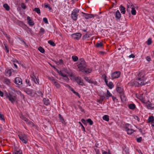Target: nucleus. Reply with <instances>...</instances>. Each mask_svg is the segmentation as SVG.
<instances>
[{
  "instance_id": "1",
  "label": "nucleus",
  "mask_w": 154,
  "mask_h": 154,
  "mask_svg": "<svg viewBox=\"0 0 154 154\" xmlns=\"http://www.w3.org/2000/svg\"><path fill=\"white\" fill-rule=\"evenodd\" d=\"M79 60V63L77 65L79 71L83 72L87 66L86 63L84 59L83 58H80Z\"/></svg>"
},
{
  "instance_id": "2",
  "label": "nucleus",
  "mask_w": 154,
  "mask_h": 154,
  "mask_svg": "<svg viewBox=\"0 0 154 154\" xmlns=\"http://www.w3.org/2000/svg\"><path fill=\"white\" fill-rule=\"evenodd\" d=\"M5 95L6 98L8 99L12 104H14L16 101V95L14 94L6 93Z\"/></svg>"
},
{
  "instance_id": "3",
  "label": "nucleus",
  "mask_w": 154,
  "mask_h": 154,
  "mask_svg": "<svg viewBox=\"0 0 154 154\" xmlns=\"http://www.w3.org/2000/svg\"><path fill=\"white\" fill-rule=\"evenodd\" d=\"M79 12V10L78 9H75L72 12L71 14V18L75 21H76L77 19V13Z\"/></svg>"
},
{
  "instance_id": "4",
  "label": "nucleus",
  "mask_w": 154,
  "mask_h": 154,
  "mask_svg": "<svg viewBox=\"0 0 154 154\" xmlns=\"http://www.w3.org/2000/svg\"><path fill=\"white\" fill-rule=\"evenodd\" d=\"M20 139L24 143H26L27 142V136L26 134H23L18 135Z\"/></svg>"
},
{
  "instance_id": "5",
  "label": "nucleus",
  "mask_w": 154,
  "mask_h": 154,
  "mask_svg": "<svg viewBox=\"0 0 154 154\" xmlns=\"http://www.w3.org/2000/svg\"><path fill=\"white\" fill-rule=\"evenodd\" d=\"M111 13L114 14L115 19L116 20H119L121 17V14L119 10H117L116 12H112Z\"/></svg>"
},
{
  "instance_id": "6",
  "label": "nucleus",
  "mask_w": 154,
  "mask_h": 154,
  "mask_svg": "<svg viewBox=\"0 0 154 154\" xmlns=\"http://www.w3.org/2000/svg\"><path fill=\"white\" fill-rule=\"evenodd\" d=\"M14 82L18 87H20L22 84V79L19 77H16L15 79Z\"/></svg>"
},
{
  "instance_id": "7",
  "label": "nucleus",
  "mask_w": 154,
  "mask_h": 154,
  "mask_svg": "<svg viewBox=\"0 0 154 154\" xmlns=\"http://www.w3.org/2000/svg\"><path fill=\"white\" fill-rule=\"evenodd\" d=\"M24 91L28 94L31 95L34 93L33 90L31 89L27 88L26 86L24 89Z\"/></svg>"
},
{
  "instance_id": "8",
  "label": "nucleus",
  "mask_w": 154,
  "mask_h": 154,
  "mask_svg": "<svg viewBox=\"0 0 154 154\" xmlns=\"http://www.w3.org/2000/svg\"><path fill=\"white\" fill-rule=\"evenodd\" d=\"M120 75V72L119 71H116L112 74L111 77L112 79H115L119 78Z\"/></svg>"
},
{
  "instance_id": "9",
  "label": "nucleus",
  "mask_w": 154,
  "mask_h": 154,
  "mask_svg": "<svg viewBox=\"0 0 154 154\" xmlns=\"http://www.w3.org/2000/svg\"><path fill=\"white\" fill-rule=\"evenodd\" d=\"M81 34L80 33H74L71 35L72 38L74 39L79 40L81 37Z\"/></svg>"
},
{
  "instance_id": "10",
  "label": "nucleus",
  "mask_w": 154,
  "mask_h": 154,
  "mask_svg": "<svg viewBox=\"0 0 154 154\" xmlns=\"http://www.w3.org/2000/svg\"><path fill=\"white\" fill-rule=\"evenodd\" d=\"M31 78V80L35 84H39V80L38 79H37L35 77L34 73L30 75Z\"/></svg>"
},
{
  "instance_id": "11",
  "label": "nucleus",
  "mask_w": 154,
  "mask_h": 154,
  "mask_svg": "<svg viewBox=\"0 0 154 154\" xmlns=\"http://www.w3.org/2000/svg\"><path fill=\"white\" fill-rule=\"evenodd\" d=\"M82 13L83 14V16L86 19H88L94 17V15L93 14H90L84 13L83 12Z\"/></svg>"
},
{
  "instance_id": "12",
  "label": "nucleus",
  "mask_w": 154,
  "mask_h": 154,
  "mask_svg": "<svg viewBox=\"0 0 154 154\" xmlns=\"http://www.w3.org/2000/svg\"><path fill=\"white\" fill-rule=\"evenodd\" d=\"M142 72L139 73L138 74V77L137 78V80L139 82H142L143 81H144V75H142L141 74Z\"/></svg>"
},
{
  "instance_id": "13",
  "label": "nucleus",
  "mask_w": 154,
  "mask_h": 154,
  "mask_svg": "<svg viewBox=\"0 0 154 154\" xmlns=\"http://www.w3.org/2000/svg\"><path fill=\"white\" fill-rule=\"evenodd\" d=\"M146 83V82H145L144 81H143L142 82H139L138 81H136L134 82V85L135 86L137 87H139L145 85Z\"/></svg>"
},
{
  "instance_id": "14",
  "label": "nucleus",
  "mask_w": 154,
  "mask_h": 154,
  "mask_svg": "<svg viewBox=\"0 0 154 154\" xmlns=\"http://www.w3.org/2000/svg\"><path fill=\"white\" fill-rule=\"evenodd\" d=\"M147 122L151 123L152 126L154 127V119L153 116H149L147 120Z\"/></svg>"
},
{
  "instance_id": "15",
  "label": "nucleus",
  "mask_w": 154,
  "mask_h": 154,
  "mask_svg": "<svg viewBox=\"0 0 154 154\" xmlns=\"http://www.w3.org/2000/svg\"><path fill=\"white\" fill-rule=\"evenodd\" d=\"M27 19L28 23L30 26H32L34 25V23L33 21H32L30 17L29 16L27 17Z\"/></svg>"
},
{
  "instance_id": "16",
  "label": "nucleus",
  "mask_w": 154,
  "mask_h": 154,
  "mask_svg": "<svg viewBox=\"0 0 154 154\" xmlns=\"http://www.w3.org/2000/svg\"><path fill=\"white\" fill-rule=\"evenodd\" d=\"M116 90L120 94L124 92L123 89L121 87L118 86V84L116 86Z\"/></svg>"
},
{
  "instance_id": "17",
  "label": "nucleus",
  "mask_w": 154,
  "mask_h": 154,
  "mask_svg": "<svg viewBox=\"0 0 154 154\" xmlns=\"http://www.w3.org/2000/svg\"><path fill=\"white\" fill-rule=\"evenodd\" d=\"M123 151L122 153L123 154H128L129 152V149L128 148H127L126 146H124L122 147Z\"/></svg>"
},
{
  "instance_id": "18",
  "label": "nucleus",
  "mask_w": 154,
  "mask_h": 154,
  "mask_svg": "<svg viewBox=\"0 0 154 154\" xmlns=\"http://www.w3.org/2000/svg\"><path fill=\"white\" fill-rule=\"evenodd\" d=\"M120 95L121 100L122 102H124L126 101V97L124 92L120 94Z\"/></svg>"
},
{
  "instance_id": "19",
  "label": "nucleus",
  "mask_w": 154,
  "mask_h": 154,
  "mask_svg": "<svg viewBox=\"0 0 154 154\" xmlns=\"http://www.w3.org/2000/svg\"><path fill=\"white\" fill-rule=\"evenodd\" d=\"M58 118L60 119V122H61L62 124L66 125V122H65L62 116H59Z\"/></svg>"
},
{
  "instance_id": "20",
  "label": "nucleus",
  "mask_w": 154,
  "mask_h": 154,
  "mask_svg": "<svg viewBox=\"0 0 154 154\" xmlns=\"http://www.w3.org/2000/svg\"><path fill=\"white\" fill-rule=\"evenodd\" d=\"M94 149L95 152V154H100V150L98 148V147L96 146V144L94 147Z\"/></svg>"
},
{
  "instance_id": "21",
  "label": "nucleus",
  "mask_w": 154,
  "mask_h": 154,
  "mask_svg": "<svg viewBox=\"0 0 154 154\" xmlns=\"http://www.w3.org/2000/svg\"><path fill=\"white\" fill-rule=\"evenodd\" d=\"M69 89H70V90L72 92H73V93L74 94H75L76 95L78 96L79 97H80L79 94L78 93L75 91L70 86H69Z\"/></svg>"
},
{
  "instance_id": "22",
  "label": "nucleus",
  "mask_w": 154,
  "mask_h": 154,
  "mask_svg": "<svg viewBox=\"0 0 154 154\" xmlns=\"http://www.w3.org/2000/svg\"><path fill=\"white\" fill-rule=\"evenodd\" d=\"M43 101L45 104L46 105H48L50 104V101L47 98H45L43 99Z\"/></svg>"
},
{
  "instance_id": "23",
  "label": "nucleus",
  "mask_w": 154,
  "mask_h": 154,
  "mask_svg": "<svg viewBox=\"0 0 154 154\" xmlns=\"http://www.w3.org/2000/svg\"><path fill=\"white\" fill-rule=\"evenodd\" d=\"M125 8L122 5H121L120 6V11H121V13L124 14H125Z\"/></svg>"
},
{
  "instance_id": "24",
  "label": "nucleus",
  "mask_w": 154,
  "mask_h": 154,
  "mask_svg": "<svg viewBox=\"0 0 154 154\" xmlns=\"http://www.w3.org/2000/svg\"><path fill=\"white\" fill-rule=\"evenodd\" d=\"M124 128L126 129V130L127 129H130L132 128V126L128 123H126L124 126Z\"/></svg>"
},
{
  "instance_id": "25",
  "label": "nucleus",
  "mask_w": 154,
  "mask_h": 154,
  "mask_svg": "<svg viewBox=\"0 0 154 154\" xmlns=\"http://www.w3.org/2000/svg\"><path fill=\"white\" fill-rule=\"evenodd\" d=\"M85 79L86 81L89 83L92 84H94V81L92 80L91 79H89L87 77H85Z\"/></svg>"
},
{
  "instance_id": "26",
  "label": "nucleus",
  "mask_w": 154,
  "mask_h": 154,
  "mask_svg": "<svg viewBox=\"0 0 154 154\" xmlns=\"http://www.w3.org/2000/svg\"><path fill=\"white\" fill-rule=\"evenodd\" d=\"M74 79L78 84H79L80 82L82 80L81 78L78 76L74 77Z\"/></svg>"
},
{
  "instance_id": "27",
  "label": "nucleus",
  "mask_w": 154,
  "mask_h": 154,
  "mask_svg": "<svg viewBox=\"0 0 154 154\" xmlns=\"http://www.w3.org/2000/svg\"><path fill=\"white\" fill-rule=\"evenodd\" d=\"M127 134H131L134 131L132 128L130 129H127L126 130Z\"/></svg>"
},
{
  "instance_id": "28",
  "label": "nucleus",
  "mask_w": 154,
  "mask_h": 154,
  "mask_svg": "<svg viewBox=\"0 0 154 154\" xmlns=\"http://www.w3.org/2000/svg\"><path fill=\"white\" fill-rule=\"evenodd\" d=\"M13 154H22V151L20 149L14 150L13 152Z\"/></svg>"
},
{
  "instance_id": "29",
  "label": "nucleus",
  "mask_w": 154,
  "mask_h": 154,
  "mask_svg": "<svg viewBox=\"0 0 154 154\" xmlns=\"http://www.w3.org/2000/svg\"><path fill=\"white\" fill-rule=\"evenodd\" d=\"M129 108L131 109H134L136 107L135 105L134 104H130L128 105Z\"/></svg>"
},
{
  "instance_id": "30",
  "label": "nucleus",
  "mask_w": 154,
  "mask_h": 154,
  "mask_svg": "<svg viewBox=\"0 0 154 154\" xmlns=\"http://www.w3.org/2000/svg\"><path fill=\"white\" fill-rule=\"evenodd\" d=\"M87 123H89L90 125H92L93 124V121L91 120V119H88L86 120Z\"/></svg>"
},
{
  "instance_id": "31",
  "label": "nucleus",
  "mask_w": 154,
  "mask_h": 154,
  "mask_svg": "<svg viewBox=\"0 0 154 154\" xmlns=\"http://www.w3.org/2000/svg\"><path fill=\"white\" fill-rule=\"evenodd\" d=\"M91 71V69L90 68H88L86 67L85 70L83 71V72H85V73H90Z\"/></svg>"
},
{
  "instance_id": "32",
  "label": "nucleus",
  "mask_w": 154,
  "mask_h": 154,
  "mask_svg": "<svg viewBox=\"0 0 154 154\" xmlns=\"http://www.w3.org/2000/svg\"><path fill=\"white\" fill-rule=\"evenodd\" d=\"M110 89H112L113 87V85L112 83V82H109L106 85Z\"/></svg>"
},
{
  "instance_id": "33",
  "label": "nucleus",
  "mask_w": 154,
  "mask_h": 154,
  "mask_svg": "<svg viewBox=\"0 0 154 154\" xmlns=\"http://www.w3.org/2000/svg\"><path fill=\"white\" fill-rule=\"evenodd\" d=\"M4 7L7 11H9L10 10V7L7 4H5L3 5Z\"/></svg>"
},
{
  "instance_id": "34",
  "label": "nucleus",
  "mask_w": 154,
  "mask_h": 154,
  "mask_svg": "<svg viewBox=\"0 0 154 154\" xmlns=\"http://www.w3.org/2000/svg\"><path fill=\"white\" fill-rule=\"evenodd\" d=\"M5 73L6 75H7L8 74L9 76H10L11 75V70H10L6 69L5 70Z\"/></svg>"
},
{
  "instance_id": "35",
  "label": "nucleus",
  "mask_w": 154,
  "mask_h": 154,
  "mask_svg": "<svg viewBox=\"0 0 154 154\" xmlns=\"http://www.w3.org/2000/svg\"><path fill=\"white\" fill-rule=\"evenodd\" d=\"M4 83L7 85H8L10 83V81L9 79L5 78L4 79Z\"/></svg>"
},
{
  "instance_id": "36",
  "label": "nucleus",
  "mask_w": 154,
  "mask_h": 154,
  "mask_svg": "<svg viewBox=\"0 0 154 154\" xmlns=\"http://www.w3.org/2000/svg\"><path fill=\"white\" fill-rule=\"evenodd\" d=\"M73 60L74 62H76L78 60V57L76 56H73L72 57Z\"/></svg>"
},
{
  "instance_id": "37",
  "label": "nucleus",
  "mask_w": 154,
  "mask_h": 154,
  "mask_svg": "<svg viewBox=\"0 0 154 154\" xmlns=\"http://www.w3.org/2000/svg\"><path fill=\"white\" fill-rule=\"evenodd\" d=\"M38 49L41 53H43L45 51L44 49L42 47H39Z\"/></svg>"
},
{
  "instance_id": "38",
  "label": "nucleus",
  "mask_w": 154,
  "mask_h": 154,
  "mask_svg": "<svg viewBox=\"0 0 154 154\" xmlns=\"http://www.w3.org/2000/svg\"><path fill=\"white\" fill-rule=\"evenodd\" d=\"M131 13L133 15H135L136 14V11L135 9V8L133 7L131 8Z\"/></svg>"
},
{
  "instance_id": "39",
  "label": "nucleus",
  "mask_w": 154,
  "mask_h": 154,
  "mask_svg": "<svg viewBox=\"0 0 154 154\" xmlns=\"http://www.w3.org/2000/svg\"><path fill=\"white\" fill-rule=\"evenodd\" d=\"M90 37V35H88L87 34H86L84 35L82 37V39L84 40H85L86 38H89Z\"/></svg>"
},
{
  "instance_id": "40",
  "label": "nucleus",
  "mask_w": 154,
  "mask_h": 154,
  "mask_svg": "<svg viewBox=\"0 0 154 154\" xmlns=\"http://www.w3.org/2000/svg\"><path fill=\"white\" fill-rule=\"evenodd\" d=\"M27 124L31 125L32 126H34L35 125L32 122L30 121L28 119V122H26Z\"/></svg>"
},
{
  "instance_id": "41",
  "label": "nucleus",
  "mask_w": 154,
  "mask_h": 154,
  "mask_svg": "<svg viewBox=\"0 0 154 154\" xmlns=\"http://www.w3.org/2000/svg\"><path fill=\"white\" fill-rule=\"evenodd\" d=\"M33 11H35L37 13L39 14L40 13V11L38 8H35L33 10Z\"/></svg>"
},
{
  "instance_id": "42",
  "label": "nucleus",
  "mask_w": 154,
  "mask_h": 154,
  "mask_svg": "<svg viewBox=\"0 0 154 154\" xmlns=\"http://www.w3.org/2000/svg\"><path fill=\"white\" fill-rule=\"evenodd\" d=\"M48 43L50 44L52 46H55V44L54 43V42L51 40H49L48 41Z\"/></svg>"
},
{
  "instance_id": "43",
  "label": "nucleus",
  "mask_w": 154,
  "mask_h": 154,
  "mask_svg": "<svg viewBox=\"0 0 154 154\" xmlns=\"http://www.w3.org/2000/svg\"><path fill=\"white\" fill-rule=\"evenodd\" d=\"M109 116H103L102 118L103 120L108 122L109 120Z\"/></svg>"
},
{
  "instance_id": "44",
  "label": "nucleus",
  "mask_w": 154,
  "mask_h": 154,
  "mask_svg": "<svg viewBox=\"0 0 154 154\" xmlns=\"http://www.w3.org/2000/svg\"><path fill=\"white\" fill-rule=\"evenodd\" d=\"M4 44L5 45V49L6 50V52L7 53H8L9 52V49L8 47L7 46L6 44V43L4 42Z\"/></svg>"
},
{
  "instance_id": "45",
  "label": "nucleus",
  "mask_w": 154,
  "mask_h": 154,
  "mask_svg": "<svg viewBox=\"0 0 154 154\" xmlns=\"http://www.w3.org/2000/svg\"><path fill=\"white\" fill-rule=\"evenodd\" d=\"M20 118L25 122H28V119L25 117V116H20Z\"/></svg>"
},
{
  "instance_id": "46",
  "label": "nucleus",
  "mask_w": 154,
  "mask_h": 154,
  "mask_svg": "<svg viewBox=\"0 0 154 154\" xmlns=\"http://www.w3.org/2000/svg\"><path fill=\"white\" fill-rule=\"evenodd\" d=\"M79 124H80V126H81V128L82 130L83 131V132H85V128L83 126V125L82 124V123L80 122H79Z\"/></svg>"
},
{
  "instance_id": "47",
  "label": "nucleus",
  "mask_w": 154,
  "mask_h": 154,
  "mask_svg": "<svg viewBox=\"0 0 154 154\" xmlns=\"http://www.w3.org/2000/svg\"><path fill=\"white\" fill-rule=\"evenodd\" d=\"M103 46V43L101 42L98 43H97L96 46L97 47H100Z\"/></svg>"
},
{
  "instance_id": "48",
  "label": "nucleus",
  "mask_w": 154,
  "mask_h": 154,
  "mask_svg": "<svg viewBox=\"0 0 154 154\" xmlns=\"http://www.w3.org/2000/svg\"><path fill=\"white\" fill-rule=\"evenodd\" d=\"M152 43L151 39L149 38L147 41V44L148 45H149L151 44Z\"/></svg>"
},
{
  "instance_id": "49",
  "label": "nucleus",
  "mask_w": 154,
  "mask_h": 154,
  "mask_svg": "<svg viewBox=\"0 0 154 154\" xmlns=\"http://www.w3.org/2000/svg\"><path fill=\"white\" fill-rule=\"evenodd\" d=\"M25 81H26V83L27 85H29V86H31V83H30V81H29V79H26Z\"/></svg>"
},
{
  "instance_id": "50",
  "label": "nucleus",
  "mask_w": 154,
  "mask_h": 154,
  "mask_svg": "<svg viewBox=\"0 0 154 154\" xmlns=\"http://www.w3.org/2000/svg\"><path fill=\"white\" fill-rule=\"evenodd\" d=\"M21 8L24 9H25L26 8V5L23 3L21 4Z\"/></svg>"
},
{
  "instance_id": "51",
  "label": "nucleus",
  "mask_w": 154,
  "mask_h": 154,
  "mask_svg": "<svg viewBox=\"0 0 154 154\" xmlns=\"http://www.w3.org/2000/svg\"><path fill=\"white\" fill-rule=\"evenodd\" d=\"M106 95L109 96L110 97H112V94L110 93L108 90H107L106 94Z\"/></svg>"
},
{
  "instance_id": "52",
  "label": "nucleus",
  "mask_w": 154,
  "mask_h": 154,
  "mask_svg": "<svg viewBox=\"0 0 154 154\" xmlns=\"http://www.w3.org/2000/svg\"><path fill=\"white\" fill-rule=\"evenodd\" d=\"M81 121L85 125H86L87 124V122L86 120L85 121L84 119H81Z\"/></svg>"
},
{
  "instance_id": "53",
  "label": "nucleus",
  "mask_w": 154,
  "mask_h": 154,
  "mask_svg": "<svg viewBox=\"0 0 154 154\" xmlns=\"http://www.w3.org/2000/svg\"><path fill=\"white\" fill-rule=\"evenodd\" d=\"M45 32V29L44 28H41L40 29V32L42 33V35Z\"/></svg>"
},
{
  "instance_id": "54",
  "label": "nucleus",
  "mask_w": 154,
  "mask_h": 154,
  "mask_svg": "<svg viewBox=\"0 0 154 154\" xmlns=\"http://www.w3.org/2000/svg\"><path fill=\"white\" fill-rule=\"evenodd\" d=\"M43 21L45 23H48V20L47 19L46 17H44L43 18Z\"/></svg>"
},
{
  "instance_id": "55",
  "label": "nucleus",
  "mask_w": 154,
  "mask_h": 154,
  "mask_svg": "<svg viewBox=\"0 0 154 154\" xmlns=\"http://www.w3.org/2000/svg\"><path fill=\"white\" fill-rule=\"evenodd\" d=\"M4 116H0V120L2 122H5V119Z\"/></svg>"
},
{
  "instance_id": "56",
  "label": "nucleus",
  "mask_w": 154,
  "mask_h": 154,
  "mask_svg": "<svg viewBox=\"0 0 154 154\" xmlns=\"http://www.w3.org/2000/svg\"><path fill=\"white\" fill-rule=\"evenodd\" d=\"M54 85L56 87L58 88H59L60 87V85L57 82Z\"/></svg>"
},
{
  "instance_id": "57",
  "label": "nucleus",
  "mask_w": 154,
  "mask_h": 154,
  "mask_svg": "<svg viewBox=\"0 0 154 154\" xmlns=\"http://www.w3.org/2000/svg\"><path fill=\"white\" fill-rule=\"evenodd\" d=\"M105 98V97L104 95L100 96V100L103 101L104 99Z\"/></svg>"
},
{
  "instance_id": "58",
  "label": "nucleus",
  "mask_w": 154,
  "mask_h": 154,
  "mask_svg": "<svg viewBox=\"0 0 154 154\" xmlns=\"http://www.w3.org/2000/svg\"><path fill=\"white\" fill-rule=\"evenodd\" d=\"M116 3H117L116 1H115V2H113L112 3V6L109 8V9H111L112 8H113L114 6V5H116Z\"/></svg>"
},
{
  "instance_id": "59",
  "label": "nucleus",
  "mask_w": 154,
  "mask_h": 154,
  "mask_svg": "<svg viewBox=\"0 0 154 154\" xmlns=\"http://www.w3.org/2000/svg\"><path fill=\"white\" fill-rule=\"evenodd\" d=\"M142 140V137H140L137 139V141L138 142H141Z\"/></svg>"
},
{
  "instance_id": "60",
  "label": "nucleus",
  "mask_w": 154,
  "mask_h": 154,
  "mask_svg": "<svg viewBox=\"0 0 154 154\" xmlns=\"http://www.w3.org/2000/svg\"><path fill=\"white\" fill-rule=\"evenodd\" d=\"M78 84L82 86L85 85L84 83L83 82V80H82Z\"/></svg>"
},
{
  "instance_id": "61",
  "label": "nucleus",
  "mask_w": 154,
  "mask_h": 154,
  "mask_svg": "<svg viewBox=\"0 0 154 154\" xmlns=\"http://www.w3.org/2000/svg\"><path fill=\"white\" fill-rule=\"evenodd\" d=\"M56 69L57 72L60 75L63 73L61 71L57 69Z\"/></svg>"
},
{
  "instance_id": "62",
  "label": "nucleus",
  "mask_w": 154,
  "mask_h": 154,
  "mask_svg": "<svg viewBox=\"0 0 154 154\" xmlns=\"http://www.w3.org/2000/svg\"><path fill=\"white\" fill-rule=\"evenodd\" d=\"M52 81L54 85L57 82V80L54 79Z\"/></svg>"
},
{
  "instance_id": "63",
  "label": "nucleus",
  "mask_w": 154,
  "mask_h": 154,
  "mask_svg": "<svg viewBox=\"0 0 154 154\" xmlns=\"http://www.w3.org/2000/svg\"><path fill=\"white\" fill-rule=\"evenodd\" d=\"M52 81L54 85L57 82V80L54 79Z\"/></svg>"
},
{
  "instance_id": "64",
  "label": "nucleus",
  "mask_w": 154,
  "mask_h": 154,
  "mask_svg": "<svg viewBox=\"0 0 154 154\" xmlns=\"http://www.w3.org/2000/svg\"><path fill=\"white\" fill-rule=\"evenodd\" d=\"M134 117V118L135 119H137V120L139 122L140 120V119L138 118V116H133Z\"/></svg>"
}]
</instances>
